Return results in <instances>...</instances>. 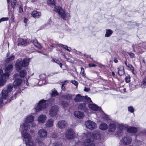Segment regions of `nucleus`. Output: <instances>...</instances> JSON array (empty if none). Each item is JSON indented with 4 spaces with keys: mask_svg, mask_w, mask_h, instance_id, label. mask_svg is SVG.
<instances>
[{
    "mask_svg": "<svg viewBox=\"0 0 146 146\" xmlns=\"http://www.w3.org/2000/svg\"><path fill=\"white\" fill-rule=\"evenodd\" d=\"M59 109V107L56 105L52 106L49 111V115L51 117L56 116L58 113Z\"/></svg>",
    "mask_w": 146,
    "mask_h": 146,
    "instance_id": "8",
    "label": "nucleus"
},
{
    "mask_svg": "<svg viewBox=\"0 0 146 146\" xmlns=\"http://www.w3.org/2000/svg\"><path fill=\"white\" fill-rule=\"evenodd\" d=\"M85 99L87 100L88 102H92V101L90 98L87 96H84V99Z\"/></svg>",
    "mask_w": 146,
    "mask_h": 146,
    "instance_id": "51",
    "label": "nucleus"
},
{
    "mask_svg": "<svg viewBox=\"0 0 146 146\" xmlns=\"http://www.w3.org/2000/svg\"><path fill=\"white\" fill-rule=\"evenodd\" d=\"M47 101L44 100H40L38 104H36L35 108L32 110V114H34L37 112L43 110L48 106Z\"/></svg>",
    "mask_w": 146,
    "mask_h": 146,
    "instance_id": "4",
    "label": "nucleus"
},
{
    "mask_svg": "<svg viewBox=\"0 0 146 146\" xmlns=\"http://www.w3.org/2000/svg\"><path fill=\"white\" fill-rule=\"evenodd\" d=\"M67 123L64 120L59 121L58 123V126L60 128H64L66 126Z\"/></svg>",
    "mask_w": 146,
    "mask_h": 146,
    "instance_id": "22",
    "label": "nucleus"
},
{
    "mask_svg": "<svg viewBox=\"0 0 146 146\" xmlns=\"http://www.w3.org/2000/svg\"><path fill=\"white\" fill-rule=\"evenodd\" d=\"M15 58V57L13 55H11L9 57L7 58L6 60V62H11L12 60H13Z\"/></svg>",
    "mask_w": 146,
    "mask_h": 146,
    "instance_id": "39",
    "label": "nucleus"
},
{
    "mask_svg": "<svg viewBox=\"0 0 146 146\" xmlns=\"http://www.w3.org/2000/svg\"><path fill=\"white\" fill-rule=\"evenodd\" d=\"M90 89L89 88H87L85 87L84 89V91L86 92H88L90 91Z\"/></svg>",
    "mask_w": 146,
    "mask_h": 146,
    "instance_id": "57",
    "label": "nucleus"
},
{
    "mask_svg": "<svg viewBox=\"0 0 146 146\" xmlns=\"http://www.w3.org/2000/svg\"><path fill=\"white\" fill-rule=\"evenodd\" d=\"M61 105L64 108H65L68 105V104L64 102H62Z\"/></svg>",
    "mask_w": 146,
    "mask_h": 146,
    "instance_id": "49",
    "label": "nucleus"
},
{
    "mask_svg": "<svg viewBox=\"0 0 146 146\" xmlns=\"http://www.w3.org/2000/svg\"><path fill=\"white\" fill-rule=\"evenodd\" d=\"M124 68L123 66H120L118 68V73L119 76H122L124 74Z\"/></svg>",
    "mask_w": 146,
    "mask_h": 146,
    "instance_id": "33",
    "label": "nucleus"
},
{
    "mask_svg": "<svg viewBox=\"0 0 146 146\" xmlns=\"http://www.w3.org/2000/svg\"><path fill=\"white\" fill-rule=\"evenodd\" d=\"M74 115L75 117L79 119L83 118L85 116L84 113L82 111H77L74 113Z\"/></svg>",
    "mask_w": 146,
    "mask_h": 146,
    "instance_id": "17",
    "label": "nucleus"
},
{
    "mask_svg": "<svg viewBox=\"0 0 146 146\" xmlns=\"http://www.w3.org/2000/svg\"><path fill=\"white\" fill-rule=\"evenodd\" d=\"M3 100L2 98L0 97V106H1L3 104Z\"/></svg>",
    "mask_w": 146,
    "mask_h": 146,
    "instance_id": "54",
    "label": "nucleus"
},
{
    "mask_svg": "<svg viewBox=\"0 0 146 146\" xmlns=\"http://www.w3.org/2000/svg\"><path fill=\"white\" fill-rule=\"evenodd\" d=\"M9 75L8 74H3L0 77V87L3 86L5 84L6 79L9 77Z\"/></svg>",
    "mask_w": 146,
    "mask_h": 146,
    "instance_id": "12",
    "label": "nucleus"
},
{
    "mask_svg": "<svg viewBox=\"0 0 146 146\" xmlns=\"http://www.w3.org/2000/svg\"><path fill=\"white\" fill-rule=\"evenodd\" d=\"M85 125L86 128L90 130H93L96 128V123L94 122L88 120L85 122Z\"/></svg>",
    "mask_w": 146,
    "mask_h": 146,
    "instance_id": "10",
    "label": "nucleus"
},
{
    "mask_svg": "<svg viewBox=\"0 0 146 146\" xmlns=\"http://www.w3.org/2000/svg\"><path fill=\"white\" fill-rule=\"evenodd\" d=\"M82 137H85L86 139L83 142V144L84 146H95V144L94 141L91 139L92 136L90 132L86 133H84Z\"/></svg>",
    "mask_w": 146,
    "mask_h": 146,
    "instance_id": "6",
    "label": "nucleus"
},
{
    "mask_svg": "<svg viewBox=\"0 0 146 146\" xmlns=\"http://www.w3.org/2000/svg\"><path fill=\"white\" fill-rule=\"evenodd\" d=\"M24 83L27 86H29V83L27 81V80Z\"/></svg>",
    "mask_w": 146,
    "mask_h": 146,
    "instance_id": "60",
    "label": "nucleus"
},
{
    "mask_svg": "<svg viewBox=\"0 0 146 146\" xmlns=\"http://www.w3.org/2000/svg\"><path fill=\"white\" fill-rule=\"evenodd\" d=\"M88 107L89 108L94 111H101V108L95 104H90L88 105Z\"/></svg>",
    "mask_w": 146,
    "mask_h": 146,
    "instance_id": "16",
    "label": "nucleus"
},
{
    "mask_svg": "<svg viewBox=\"0 0 146 146\" xmlns=\"http://www.w3.org/2000/svg\"><path fill=\"white\" fill-rule=\"evenodd\" d=\"M75 136V133L74 131L71 129L67 131L66 133L65 137L68 139H72Z\"/></svg>",
    "mask_w": 146,
    "mask_h": 146,
    "instance_id": "15",
    "label": "nucleus"
},
{
    "mask_svg": "<svg viewBox=\"0 0 146 146\" xmlns=\"http://www.w3.org/2000/svg\"><path fill=\"white\" fill-rule=\"evenodd\" d=\"M128 111L131 113H133L134 111V109L132 106H130L128 107Z\"/></svg>",
    "mask_w": 146,
    "mask_h": 146,
    "instance_id": "45",
    "label": "nucleus"
},
{
    "mask_svg": "<svg viewBox=\"0 0 146 146\" xmlns=\"http://www.w3.org/2000/svg\"><path fill=\"white\" fill-rule=\"evenodd\" d=\"M146 133V131H143V132L140 133H139V134L140 135H144Z\"/></svg>",
    "mask_w": 146,
    "mask_h": 146,
    "instance_id": "59",
    "label": "nucleus"
},
{
    "mask_svg": "<svg viewBox=\"0 0 146 146\" xmlns=\"http://www.w3.org/2000/svg\"><path fill=\"white\" fill-rule=\"evenodd\" d=\"M81 70L80 72V74H81L84 73V69L82 68V67L81 68Z\"/></svg>",
    "mask_w": 146,
    "mask_h": 146,
    "instance_id": "58",
    "label": "nucleus"
},
{
    "mask_svg": "<svg viewBox=\"0 0 146 146\" xmlns=\"http://www.w3.org/2000/svg\"><path fill=\"white\" fill-rule=\"evenodd\" d=\"M58 94L57 91L55 90H53L52 91L51 96L53 97H55Z\"/></svg>",
    "mask_w": 146,
    "mask_h": 146,
    "instance_id": "41",
    "label": "nucleus"
},
{
    "mask_svg": "<svg viewBox=\"0 0 146 146\" xmlns=\"http://www.w3.org/2000/svg\"><path fill=\"white\" fill-rule=\"evenodd\" d=\"M125 82L127 83H129L130 81V76L129 75H127L125 78Z\"/></svg>",
    "mask_w": 146,
    "mask_h": 146,
    "instance_id": "46",
    "label": "nucleus"
},
{
    "mask_svg": "<svg viewBox=\"0 0 146 146\" xmlns=\"http://www.w3.org/2000/svg\"><path fill=\"white\" fill-rule=\"evenodd\" d=\"M48 4L51 7L54 8V10L57 12L61 18L66 20L70 18V13L66 12L65 10L60 6H56L54 0H47Z\"/></svg>",
    "mask_w": 146,
    "mask_h": 146,
    "instance_id": "2",
    "label": "nucleus"
},
{
    "mask_svg": "<svg viewBox=\"0 0 146 146\" xmlns=\"http://www.w3.org/2000/svg\"><path fill=\"white\" fill-rule=\"evenodd\" d=\"M47 118L46 116L44 114H41L38 117V121L39 123H44Z\"/></svg>",
    "mask_w": 146,
    "mask_h": 146,
    "instance_id": "19",
    "label": "nucleus"
},
{
    "mask_svg": "<svg viewBox=\"0 0 146 146\" xmlns=\"http://www.w3.org/2000/svg\"><path fill=\"white\" fill-rule=\"evenodd\" d=\"M78 109L80 110L84 111L86 113L88 112V109L86 107L85 103L80 104L78 106Z\"/></svg>",
    "mask_w": 146,
    "mask_h": 146,
    "instance_id": "20",
    "label": "nucleus"
},
{
    "mask_svg": "<svg viewBox=\"0 0 146 146\" xmlns=\"http://www.w3.org/2000/svg\"><path fill=\"white\" fill-rule=\"evenodd\" d=\"M140 85L142 88H145L146 87V76L144 78L143 81L141 82Z\"/></svg>",
    "mask_w": 146,
    "mask_h": 146,
    "instance_id": "38",
    "label": "nucleus"
},
{
    "mask_svg": "<svg viewBox=\"0 0 146 146\" xmlns=\"http://www.w3.org/2000/svg\"><path fill=\"white\" fill-rule=\"evenodd\" d=\"M120 141L125 145H128L131 143L132 139L130 136L125 135L122 137Z\"/></svg>",
    "mask_w": 146,
    "mask_h": 146,
    "instance_id": "9",
    "label": "nucleus"
},
{
    "mask_svg": "<svg viewBox=\"0 0 146 146\" xmlns=\"http://www.w3.org/2000/svg\"><path fill=\"white\" fill-rule=\"evenodd\" d=\"M34 119V116L32 115H27L25 118L24 122L20 126V129H22L23 131H29L30 127L29 123L33 122Z\"/></svg>",
    "mask_w": 146,
    "mask_h": 146,
    "instance_id": "3",
    "label": "nucleus"
},
{
    "mask_svg": "<svg viewBox=\"0 0 146 146\" xmlns=\"http://www.w3.org/2000/svg\"><path fill=\"white\" fill-rule=\"evenodd\" d=\"M22 132V137L24 142L25 143L27 146H36V143H38L39 146H45L42 142L37 139L36 140V143L32 139L31 135L28 133L25 132L28 131H23L22 129H20Z\"/></svg>",
    "mask_w": 146,
    "mask_h": 146,
    "instance_id": "1",
    "label": "nucleus"
},
{
    "mask_svg": "<svg viewBox=\"0 0 146 146\" xmlns=\"http://www.w3.org/2000/svg\"><path fill=\"white\" fill-rule=\"evenodd\" d=\"M59 46L60 47H63V48L66 49V50L68 48V47L66 45H64L62 44H60Z\"/></svg>",
    "mask_w": 146,
    "mask_h": 146,
    "instance_id": "52",
    "label": "nucleus"
},
{
    "mask_svg": "<svg viewBox=\"0 0 146 146\" xmlns=\"http://www.w3.org/2000/svg\"><path fill=\"white\" fill-rule=\"evenodd\" d=\"M22 80L19 78H16L13 83V85L15 88H20L21 86Z\"/></svg>",
    "mask_w": 146,
    "mask_h": 146,
    "instance_id": "14",
    "label": "nucleus"
},
{
    "mask_svg": "<svg viewBox=\"0 0 146 146\" xmlns=\"http://www.w3.org/2000/svg\"><path fill=\"white\" fill-rule=\"evenodd\" d=\"M127 53L129 54V56L131 58H133L135 57V54L132 52L129 53L127 52Z\"/></svg>",
    "mask_w": 146,
    "mask_h": 146,
    "instance_id": "53",
    "label": "nucleus"
},
{
    "mask_svg": "<svg viewBox=\"0 0 146 146\" xmlns=\"http://www.w3.org/2000/svg\"><path fill=\"white\" fill-rule=\"evenodd\" d=\"M127 130L128 132L129 133H136L137 131V128L132 127L127 128Z\"/></svg>",
    "mask_w": 146,
    "mask_h": 146,
    "instance_id": "32",
    "label": "nucleus"
},
{
    "mask_svg": "<svg viewBox=\"0 0 146 146\" xmlns=\"http://www.w3.org/2000/svg\"><path fill=\"white\" fill-rule=\"evenodd\" d=\"M13 88V86L11 84H9L7 87V90H6V91L9 93L12 91Z\"/></svg>",
    "mask_w": 146,
    "mask_h": 146,
    "instance_id": "40",
    "label": "nucleus"
},
{
    "mask_svg": "<svg viewBox=\"0 0 146 146\" xmlns=\"http://www.w3.org/2000/svg\"><path fill=\"white\" fill-rule=\"evenodd\" d=\"M18 10L19 13H21L23 12V6L22 4L19 5Z\"/></svg>",
    "mask_w": 146,
    "mask_h": 146,
    "instance_id": "42",
    "label": "nucleus"
},
{
    "mask_svg": "<svg viewBox=\"0 0 146 146\" xmlns=\"http://www.w3.org/2000/svg\"><path fill=\"white\" fill-rule=\"evenodd\" d=\"M84 96H82L80 94H78L76 95L74 98V101L77 102L83 101L84 100Z\"/></svg>",
    "mask_w": 146,
    "mask_h": 146,
    "instance_id": "24",
    "label": "nucleus"
},
{
    "mask_svg": "<svg viewBox=\"0 0 146 146\" xmlns=\"http://www.w3.org/2000/svg\"><path fill=\"white\" fill-rule=\"evenodd\" d=\"M31 14L33 17L35 18H38L41 16V13L36 11H33Z\"/></svg>",
    "mask_w": 146,
    "mask_h": 146,
    "instance_id": "18",
    "label": "nucleus"
},
{
    "mask_svg": "<svg viewBox=\"0 0 146 146\" xmlns=\"http://www.w3.org/2000/svg\"><path fill=\"white\" fill-rule=\"evenodd\" d=\"M88 66L90 67H96L97 65H96L95 64H94L91 63V64H89Z\"/></svg>",
    "mask_w": 146,
    "mask_h": 146,
    "instance_id": "55",
    "label": "nucleus"
},
{
    "mask_svg": "<svg viewBox=\"0 0 146 146\" xmlns=\"http://www.w3.org/2000/svg\"><path fill=\"white\" fill-rule=\"evenodd\" d=\"M109 132H113L116 129V125L113 123H110L109 125Z\"/></svg>",
    "mask_w": 146,
    "mask_h": 146,
    "instance_id": "26",
    "label": "nucleus"
},
{
    "mask_svg": "<svg viewBox=\"0 0 146 146\" xmlns=\"http://www.w3.org/2000/svg\"><path fill=\"white\" fill-rule=\"evenodd\" d=\"M8 4V7H9V5L10 4L11 7L14 9L17 3L16 0H7Z\"/></svg>",
    "mask_w": 146,
    "mask_h": 146,
    "instance_id": "21",
    "label": "nucleus"
},
{
    "mask_svg": "<svg viewBox=\"0 0 146 146\" xmlns=\"http://www.w3.org/2000/svg\"><path fill=\"white\" fill-rule=\"evenodd\" d=\"M71 82L74 85L76 86H77L78 85V82L74 80H72L71 81Z\"/></svg>",
    "mask_w": 146,
    "mask_h": 146,
    "instance_id": "50",
    "label": "nucleus"
},
{
    "mask_svg": "<svg viewBox=\"0 0 146 146\" xmlns=\"http://www.w3.org/2000/svg\"><path fill=\"white\" fill-rule=\"evenodd\" d=\"M52 61L53 62H55L57 64L59 65L60 67L62 68V64L58 60L53 59L52 60Z\"/></svg>",
    "mask_w": 146,
    "mask_h": 146,
    "instance_id": "43",
    "label": "nucleus"
},
{
    "mask_svg": "<svg viewBox=\"0 0 146 146\" xmlns=\"http://www.w3.org/2000/svg\"><path fill=\"white\" fill-rule=\"evenodd\" d=\"M52 146H63V145L60 142H56L53 144Z\"/></svg>",
    "mask_w": 146,
    "mask_h": 146,
    "instance_id": "44",
    "label": "nucleus"
},
{
    "mask_svg": "<svg viewBox=\"0 0 146 146\" xmlns=\"http://www.w3.org/2000/svg\"><path fill=\"white\" fill-rule=\"evenodd\" d=\"M39 77L40 78V80H39V83L40 82L42 81V84H44L46 80V75L44 74H42L39 75Z\"/></svg>",
    "mask_w": 146,
    "mask_h": 146,
    "instance_id": "23",
    "label": "nucleus"
},
{
    "mask_svg": "<svg viewBox=\"0 0 146 146\" xmlns=\"http://www.w3.org/2000/svg\"><path fill=\"white\" fill-rule=\"evenodd\" d=\"M27 72L25 70H23L20 72V76L22 78L26 76L27 74Z\"/></svg>",
    "mask_w": 146,
    "mask_h": 146,
    "instance_id": "37",
    "label": "nucleus"
},
{
    "mask_svg": "<svg viewBox=\"0 0 146 146\" xmlns=\"http://www.w3.org/2000/svg\"><path fill=\"white\" fill-rule=\"evenodd\" d=\"M92 138L94 139H97L100 138V135L99 131H96V133H93L92 135Z\"/></svg>",
    "mask_w": 146,
    "mask_h": 146,
    "instance_id": "34",
    "label": "nucleus"
},
{
    "mask_svg": "<svg viewBox=\"0 0 146 146\" xmlns=\"http://www.w3.org/2000/svg\"><path fill=\"white\" fill-rule=\"evenodd\" d=\"M64 84H63L61 87L62 89L63 90H65V87L64 86Z\"/></svg>",
    "mask_w": 146,
    "mask_h": 146,
    "instance_id": "61",
    "label": "nucleus"
},
{
    "mask_svg": "<svg viewBox=\"0 0 146 146\" xmlns=\"http://www.w3.org/2000/svg\"><path fill=\"white\" fill-rule=\"evenodd\" d=\"M127 127L126 124L123 123L119 124L117 125L118 131L116 135L117 136L120 137L123 134L125 129Z\"/></svg>",
    "mask_w": 146,
    "mask_h": 146,
    "instance_id": "7",
    "label": "nucleus"
},
{
    "mask_svg": "<svg viewBox=\"0 0 146 146\" xmlns=\"http://www.w3.org/2000/svg\"><path fill=\"white\" fill-rule=\"evenodd\" d=\"M73 96L71 94H65L62 96V97L64 99L70 100L72 99Z\"/></svg>",
    "mask_w": 146,
    "mask_h": 146,
    "instance_id": "30",
    "label": "nucleus"
},
{
    "mask_svg": "<svg viewBox=\"0 0 146 146\" xmlns=\"http://www.w3.org/2000/svg\"><path fill=\"white\" fill-rule=\"evenodd\" d=\"M54 120L52 119H48L46 122V125L47 127H50L53 125Z\"/></svg>",
    "mask_w": 146,
    "mask_h": 146,
    "instance_id": "31",
    "label": "nucleus"
},
{
    "mask_svg": "<svg viewBox=\"0 0 146 146\" xmlns=\"http://www.w3.org/2000/svg\"><path fill=\"white\" fill-rule=\"evenodd\" d=\"M14 19V15L13 14H12L11 16V19L12 21H13Z\"/></svg>",
    "mask_w": 146,
    "mask_h": 146,
    "instance_id": "62",
    "label": "nucleus"
},
{
    "mask_svg": "<svg viewBox=\"0 0 146 146\" xmlns=\"http://www.w3.org/2000/svg\"><path fill=\"white\" fill-rule=\"evenodd\" d=\"M37 134L39 137L41 138H45L47 137V131L45 129H39L38 132Z\"/></svg>",
    "mask_w": 146,
    "mask_h": 146,
    "instance_id": "13",
    "label": "nucleus"
},
{
    "mask_svg": "<svg viewBox=\"0 0 146 146\" xmlns=\"http://www.w3.org/2000/svg\"><path fill=\"white\" fill-rule=\"evenodd\" d=\"M108 128V125L105 123H102L99 126V128L102 130H106Z\"/></svg>",
    "mask_w": 146,
    "mask_h": 146,
    "instance_id": "35",
    "label": "nucleus"
},
{
    "mask_svg": "<svg viewBox=\"0 0 146 146\" xmlns=\"http://www.w3.org/2000/svg\"><path fill=\"white\" fill-rule=\"evenodd\" d=\"M18 45H25L27 43V40H26L22 38H19L18 39Z\"/></svg>",
    "mask_w": 146,
    "mask_h": 146,
    "instance_id": "28",
    "label": "nucleus"
},
{
    "mask_svg": "<svg viewBox=\"0 0 146 146\" xmlns=\"http://www.w3.org/2000/svg\"><path fill=\"white\" fill-rule=\"evenodd\" d=\"M146 43L143 42L139 43L138 44V45L136 44H133L132 46V47L133 48L134 52H135L137 50H138L140 52V50H139V49L142 47L144 48H146Z\"/></svg>",
    "mask_w": 146,
    "mask_h": 146,
    "instance_id": "11",
    "label": "nucleus"
},
{
    "mask_svg": "<svg viewBox=\"0 0 146 146\" xmlns=\"http://www.w3.org/2000/svg\"><path fill=\"white\" fill-rule=\"evenodd\" d=\"M48 102L50 104H57L58 102V98L56 97H51L48 100Z\"/></svg>",
    "mask_w": 146,
    "mask_h": 146,
    "instance_id": "25",
    "label": "nucleus"
},
{
    "mask_svg": "<svg viewBox=\"0 0 146 146\" xmlns=\"http://www.w3.org/2000/svg\"><path fill=\"white\" fill-rule=\"evenodd\" d=\"M8 17H2L0 19V23L2 22L7 21L9 20Z\"/></svg>",
    "mask_w": 146,
    "mask_h": 146,
    "instance_id": "47",
    "label": "nucleus"
},
{
    "mask_svg": "<svg viewBox=\"0 0 146 146\" xmlns=\"http://www.w3.org/2000/svg\"><path fill=\"white\" fill-rule=\"evenodd\" d=\"M30 59L25 58L23 60L21 58H19L16 61L15 66L16 70L19 71L23 67L27 66L29 64Z\"/></svg>",
    "mask_w": 146,
    "mask_h": 146,
    "instance_id": "5",
    "label": "nucleus"
},
{
    "mask_svg": "<svg viewBox=\"0 0 146 146\" xmlns=\"http://www.w3.org/2000/svg\"><path fill=\"white\" fill-rule=\"evenodd\" d=\"M114 62H115V63H117L118 62V61L117 60V59L116 58H115L114 59Z\"/></svg>",
    "mask_w": 146,
    "mask_h": 146,
    "instance_id": "64",
    "label": "nucleus"
},
{
    "mask_svg": "<svg viewBox=\"0 0 146 146\" xmlns=\"http://www.w3.org/2000/svg\"><path fill=\"white\" fill-rule=\"evenodd\" d=\"M9 93L6 90H3L2 91L1 96L5 99H7L8 98Z\"/></svg>",
    "mask_w": 146,
    "mask_h": 146,
    "instance_id": "29",
    "label": "nucleus"
},
{
    "mask_svg": "<svg viewBox=\"0 0 146 146\" xmlns=\"http://www.w3.org/2000/svg\"><path fill=\"white\" fill-rule=\"evenodd\" d=\"M127 66L130 68L131 70H133L134 68V67L131 65L129 64L127 65Z\"/></svg>",
    "mask_w": 146,
    "mask_h": 146,
    "instance_id": "56",
    "label": "nucleus"
},
{
    "mask_svg": "<svg viewBox=\"0 0 146 146\" xmlns=\"http://www.w3.org/2000/svg\"><path fill=\"white\" fill-rule=\"evenodd\" d=\"M34 45L36 46L37 48H39L40 49L41 48V45L39 44L38 42L34 44Z\"/></svg>",
    "mask_w": 146,
    "mask_h": 146,
    "instance_id": "48",
    "label": "nucleus"
},
{
    "mask_svg": "<svg viewBox=\"0 0 146 146\" xmlns=\"http://www.w3.org/2000/svg\"><path fill=\"white\" fill-rule=\"evenodd\" d=\"M113 31L111 29H106V33L105 36L106 37H109L112 34Z\"/></svg>",
    "mask_w": 146,
    "mask_h": 146,
    "instance_id": "36",
    "label": "nucleus"
},
{
    "mask_svg": "<svg viewBox=\"0 0 146 146\" xmlns=\"http://www.w3.org/2000/svg\"><path fill=\"white\" fill-rule=\"evenodd\" d=\"M13 68V66L12 64H10L7 66L5 69V73L4 74H8L12 70Z\"/></svg>",
    "mask_w": 146,
    "mask_h": 146,
    "instance_id": "27",
    "label": "nucleus"
},
{
    "mask_svg": "<svg viewBox=\"0 0 146 146\" xmlns=\"http://www.w3.org/2000/svg\"><path fill=\"white\" fill-rule=\"evenodd\" d=\"M99 66L101 68L104 67L105 66L101 64H99Z\"/></svg>",
    "mask_w": 146,
    "mask_h": 146,
    "instance_id": "63",
    "label": "nucleus"
}]
</instances>
